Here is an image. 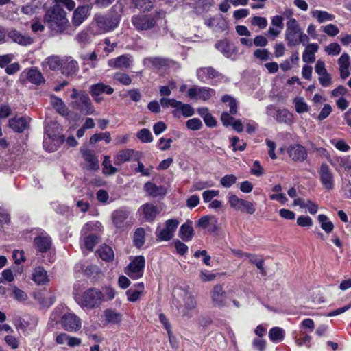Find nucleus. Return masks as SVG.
<instances>
[{
  "label": "nucleus",
  "mask_w": 351,
  "mask_h": 351,
  "mask_svg": "<svg viewBox=\"0 0 351 351\" xmlns=\"http://www.w3.org/2000/svg\"><path fill=\"white\" fill-rule=\"evenodd\" d=\"M194 236V230L192 226V221H187L183 223L179 230V237L186 242L192 239Z\"/></svg>",
  "instance_id": "7c9ffc66"
},
{
  "label": "nucleus",
  "mask_w": 351,
  "mask_h": 351,
  "mask_svg": "<svg viewBox=\"0 0 351 351\" xmlns=\"http://www.w3.org/2000/svg\"><path fill=\"white\" fill-rule=\"evenodd\" d=\"M210 298L214 306L223 307L226 306V294L221 285L217 284L214 286L210 293Z\"/></svg>",
  "instance_id": "2eb2a0df"
},
{
  "label": "nucleus",
  "mask_w": 351,
  "mask_h": 351,
  "mask_svg": "<svg viewBox=\"0 0 351 351\" xmlns=\"http://www.w3.org/2000/svg\"><path fill=\"white\" fill-rule=\"evenodd\" d=\"M322 31L328 36L334 37L339 33V29L335 25L328 24L322 27Z\"/></svg>",
  "instance_id": "052dcab7"
},
{
  "label": "nucleus",
  "mask_w": 351,
  "mask_h": 351,
  "mask_svg": "<svg viewBox=\"0 0 351 351\" xmlns=\"http://www.w3.org/2000/svg\"><path fill=\"white\" fill-rule=\"evenodd\" d=\"M62 64V59L56 56L48 57L43 63V66L49 67L51 70H58L61 69Z\"/></svg>",
  "instance_id": "ea45409f"
},
{
  "label": "nucleus",
  "mask_w": 351,
  "mask_h": 351,
  "mask_svg": "<svg viewBox=\"0 0 351 351\" xmlns=\"http://www.w3.org/2000/svg\"><path fill=\"white\" fill-rule=\"evenodd\" d=\"M215 94L214 90L210 88L194 86L188 90V96L192 99L206 101Z\"/></svg>",
  "instance_id": "4468645a"
},
{
  "label": "nucleus",
  "mask_w": 351,
  "mask_h": 351,
  "mask_svg": "<svg viewBox=\"0 0 351 351\" xmlns=\"http://www.w3.org/2000/svg\"><path fill=\"white\" fill-rule=\"evenodd\" d=\"M217 223V219L214 216L206 215L200 218L197 223V226L206 229L208 228L210 224H213L215 226Z\"/></svg>",
  "instance_id": "09e8293b"
},
{
  "label": "nucleus",
  "mask_w": 351,
  "mask_h": 351,
  "mask_svg": "<svg viewBox=\"0 0 351 351\" xmlns=\"http://www.w3.org/2000/svg\"><path fill=\"white\" fill-rule=\"evenodd\" d=\"M45 130L44 148L49 152H54L64 141V136L62 134V129L58 123L50 121L46 123Z\"/></svg>",
  "instance_id": "f03ea898"
},
{
  "label": "nucleus",
  "mask_w": 351,
  "mask_h": 351,
  "mask_svg": "<svg viewBox=\"0 0 351 351\" xmlns=\"http://www.w3.org/2000/svg\"><path fill=\"white\" fill-rule=\"evenodd\" d=\"M276 120L279 123H291L292 114L287 109L277 110Z\"/></svg>",
  "instance_id": "de8ad7c7"
},
{
  "label": "nucleus",
  "mask_w": 351,
  "mask_h": 351,
  "mask_svg": "<svg viewBox=\"0 0 351 351\" xmlns=\"http://www.w3.org/2000/svg\"><path fill=\"white\" fill-rule=\"evenodd\" d=\"M113 78L117 82L125 86L130 85L132 82L130 77L128 74L118 72L114 73Z\"/></svg>",
  "instance_id": "13d9d810"
},
{
  "label": "nucleus",
  "mask_w": 351,
  "mask_h": 351,
  "mask_svg": "<svg viewBox=\"0 0 351 351\" xmlns=\"http://www.w3.org/2000/svg\"><path fill=\"white\" fill-rule=\"evenodd\" d=\"M71 97L73 99L71 104L73 108L79 110L85 114H93L94 113L95 109L87 94L78 93L75 89H73Z\"/></svg>",
  "instance_id": "39448f33"
},
{
  "label": "nucleus",
  "mask_w": 351,
  "mask_h": 351,
  "mask_svg": "<svg viewBox=\"0 0 351 351\" xmlns=\"http://www.w3.org/2000/svg\"><path fill=\"white\" fill-rule=\"evenodd\" d=\"M132 23L138 31L148 30L156 25V19L152 15H136L132 18Z\"/></svg>",
  "instance_id": "f8f14e48"
},
{
  "label": "nucleus",
  "mask_w": 351,
  "mask_h": 351,
  "mask_svg": "<svg viewBox=\"0 0 351 351\" xmlns=\"http://www.w3.org/2000/svg\"><path fill=\"white\" fill-rule=\"evenodd\" d=\"M12 295L18 301H25L27 299V293L16 287L12 288Z\"/></svg>",
  "instance_id": "774afa93"
},
{
  "label": "nucleus",
  "mask_w": 351,
  "mask_h": 351,
  "mask_svg": "<svg viewBox=\"0 0 351 351\" xmlns=\"http://www.w3.org/2000/svg\"><path fill=\"white\" fill-rule=\"evenodd\" d=\"M104 316L107 324H119L122 320V315L112 309L105 310Z\"/></svg>",
  "instance_id": "f704fd0d"
},
{
  "label": "nucleus",
  "mask_w": 351,
  "mask_h": 351,
  "mask_svg": "<svg viewBox=\"0 0 351 351\" xmlns=\"http://www.w3.org/2000/svg\"><path fill=\"white\" fill-rule=\"evenodd\" d=\"M101 140H104L107 143H110L111 141L110 132H105L104 133H99L93 135L90 138V143L93 144Z\"/></svg>",
  "instance_id": "5fc2aeb1"
},
{
  "label": "nucleus",
  "mask_w": 351,
  "mask_h": 351,
  "mask_svg": "<svg viewBox=\"0 0 351 351\" xmlns=\"http://www.w3.org/2000/svg\"><path fill=\"white\" fill-rule=\"evenodd\" d=\"M130 211L125 208H120L112 214V218L114 225L117 228H122L128 226L127 219Z\"/></svg>",
  "instance_id": "a211bd4d"
},
{
  "label": "nucleus",
  "mask_w": 351,
  "mask_h": 351,
  "mask_svg": "<svg viewBox=\"0 0 351 351\" xmlns=\"http://www.w3.org/2000/svg\"><path fill=\"white\" fill-rule=\"evenodd\" d=\"M245 258L248 259V261L250 263L256 265V266L260 270V271L262 274H265V271L263 267L264 261L258 255L254 254L247 253Z\"/></svg>",
  "instance_id": "a18cd8bd"
},
{
  "label": "nucleus",
  "mask_w": 351,
  "mask_h": 351,
  "mask_svg": "<svg viewBox=\"0 0 351 351\" xmlns=\"http://www.w3.org/2000/svg\"><path fill=\"white\" fill-rule=\"evenodd\" d=\"M215 47L226 57L234 58L235 47L226 40H221L215 44Z\"/></svg>",
  "instance_id": "c756f323"
},
{
  "label": "nucleus",
  "mask_w": 351,
  "mask_h": 351,
  "mask_svg": "<svg viewBox=\"0 0 351 351\" xmlns=\"http://www.w3.org/2000/svg\"><path fill=\"white\" fill-rule=\"evenodd\" d=\"M285 39L289 47H294L300 43L307 45L309 37L304 34L295 19H290L286 23Z\"/></svg>",
  "instance_id": "7ed1b4c3"
},
{
  "label": "nucleus",
  "mask_w": 351,
  "mask_h": 351,
  "mask_svg": "<svg viewBox=\"0 0 351 351\" xmlns=\"http://www.w3.org/2000/svg\"><path fill=\"white\" fill-rule=\"evenodd\" d=\"M32 280L38 285H44L49 282L47 272L42 267H38L34 269Z\"/></svg>",
  "instance_id": "393cba45"
},
{
  "label": "nucleus",
  "mask_w": 351,
  "mask_h": 351,
  "mask_svg": "<svg viewBox=\"0 0 351 351\" xmlns=\"http://www.w3.org/2000/svg\"><path fill=\"white\" fill-rule=\"evenodd\" d=\"M114 92V89L104 83H97L93 84L90 88V93L91 95H101L102 93H106L107 95H111Z\"/></svg>",
  "instance_id": "e433bc0d"
},
{
  "label": "nucleus",
  "mask_w": 351,
  "mask_h": 351,
  "mask_svg": "<svg viewBox=\"0 0 351 351\" xmlns=\"http://www.w3.org/2000/svg\"><path fill=\"white\" fill-rule=\"evenodd\" d=\"M62 328L68 332L78 331L82 326L81 319L74 313H67L61 317Z\"/></svg>",
  "instance_id": "9b49d317"
},
{
  "label": "nucleus",
  "mask_w": 351,
  "mask_h": 351,
  "mask_svg": "<svg viewBox=\"0 0 351 351\" xmlns=\"http://www.w3.org/2000/svg\"><path fill=\"white\" fill-rule=\"evenodd\" d=\"M319 180L327 191H331L335 186V177L332 169L326 163H322L319 169Z\"/></svg>",
  "instance_id": "9d476101"
},
{
  "label": "nucleus",
  "mask_w": 351,
  "mask_h": 351,
  "mask_svg": "<svg viewBox=\"0 0 351 351\" xmlns=\"http://www.w3.org/2000/svg\"><path fill=\"white\" fill-rule=\"evenodd\" d=\"M102 165L103 173L106 175H113L117 171V169L112 165L108 156H104Z\"/></svg>",
  "instance_id": "3c124183"
},
{
  "label": "nucleus",
  "mask_w": 351,
  "mask_h": 351,
  "mask_svg": "<svg viewBox=\"0 0 351 351\" xmlns=\"http://www.w3.org/2000/svg\"><path fill=\"white\" fill-rule=\"evenodd\" d=\"M144 189L149 196L154 197L162 196L166 193V190L163 186H156L152 182H147L144 186Z\"/></svg>",
  "instance_id": "72a5a7b5"
},
{
  "label": "nucleus",
  "mask_w": 351,
  "mask_h": 351,
  "mask_svg": "<svg viewBox=\"0 0 351 351\" xmlns=\"http://www.w3.org/2000/svg\"><path fill=\"white\" fill-rule=\"evenodd\" d=\"M117 17L104 15H95L92 23L91 29L95 35L106 33L113 30L119 24Z\"/></svg>",
  "instance_id": "20e7f679"
},
{
  "label": "nucleus",
  "mask_w": 351,
  "mask_h": 351,
  "mask_svg": "<svg viewBox=\"0 0 351 351\" xmlns=\"http://www.w3.org/2000/svg\"><path fill=\"white\" fill-rule=\"evenodd\" d=\"M97 237L96 235L90 234L85 237L82 241V247L86 249L88 251H92L97 243Z\"/></svg>",
  "instance_id": "8fccbe9b"
},
{
  "label": "nucleus",
  "mask_w": 351,
  "mask_h": 351,
  "mask_svg": "<svg viewBox=\"0 0 351 351\" xmlns=\"http://www.w3.org/2000/svg\"><path fill=\"white\" fill-rule=\"evenodd\" d=\"M289 156L295 161H303L307 157V152L304 147L295 144L291 145L288 149Z\"/></svg>",
  "instance_id": "412c9836"
},
{
  "label": "nucleus",
  "mask_w": 351,
  "mask_h": 351,
  "mask_svg": "<svg viewBox=\"0 0 351 351\" xmlns=\"http://www.w3.org/2000/svg\"><path fill=\"white\" fill-rule=\"evenodd\" d=\"M21 80L23 82H29L36 85H40L45 81L42 73L35 68L24 70L21 74Z\"/></svg>",
  "instance_id": "ddd939ff"
},
{
  "label": "nucleus",
  "mask_w": 351,
  "mask_h": 351,
  "mask_svg": "<svg viewBox=\"0 0 351 351\" xmlns=\"http://www.w3.org/2000/svg\"><path fill=\"white\" fill-rule=\"evenodd\" d=\"M217 72L211 67L201 68L197 71V77L202 82L215 77Z\"/></svg>",
  "instance_id": "58836bf2"
},
{
  "label": "nucleus",
  "mask_w": 351,
  "mask_h": 351,
  "mask_svg": "<svg viewBox=\"0 0 351 351\" xmlns=\"http://www.w3.org/2000/svg\"><path fill=\"white\" fill-rule=\"evenodd\" d=\"M132 57L130 55H121L115 58L108 60V65L114 69H128L132 62Z\"/></svg>",
  "instance_id": "6ab92c4d"
},
{
  "label": "nucleus",
  "mask_w": 351,
  "mask_h": 351,
  "mask_svg": "<svg viewBox=\"0 0 351 351\" xmlns=\"http://www.w3.org/2000/svg\"><path fill=\"white\" fill-rule=\"evenodd\" d=\"M317 220L320 223V226L323 230H324L328 234L332 232L334 229V225L326 215L324 214L319 215L317 216Z\"/></svg>",
  "instance_id": "79ce46f5"
},
{
  "label": "nucleus",
  "mask_w": 351,
  "mask_h": 351,
  "mask_svg": "<svg viewBox=\"0 0 351 351\" xmlns=\"http://www.w3.org/2000/svg\"><path fill=\"white\" fill-rule=\"evenodd\" d=\"M221 101L228 104V106L230 108V114L232 115L237 114L238 112V105L235 99H234L230 95H225L221 97Z\"/></svg>",
  "instance_id": "49530a36"
},
{
  "label": "nucleus",
  "mask_w": 351,
  "mask_h": 351,
  "mask_svg": "<svg viewBox=\"0 0 351 351\" xmlns=\"http://www.w3.org/2000/svg\"><path fill=\"white\" fill-rule=\"evenodd\" d=\"M62 72L64 75H71L78 71V63L71 57H65L62 59Z\"/></svg>",
  "instance_id": "5701e85b"
},
{
  "label": "nucleus",
  "mask_w": 351,
  "mask_h": 351,
  "mask_svg": "<svg viewBox=\"0 0 351 351\" xmlns=\"http://www.w3.org/2000/svg\"><path fill=\"white\" fill-rule=\"evenodd\" d=\"M145 289L143 282H138L126 291L128 300L132 302L139 300L141 295L143 293Z\"/></svg>",
  "instance_id": "cd10ccee"
},
{
  "label": "nucleus",
  "mask_w": 351,
  "mask_h": 351,
  "mask_svg": "<svg viewBox=\"0 0 351 351\" xmlns=\"http://www.w3.org/2000/svg\"><path fill=\"white\" fill-rule=\"evenodd\" d=\"M186 127L191 130H198L202 127V123L198 118L189 119L186 122Z\"/></svg>",
  "instance_id": "69168bd1"
},
{
  "label": "nucleus",
  "mask_w": 351,
  "mask_h": 351,
  "mask_svg": "<svg viewBox=\"0 0 351 351\" xmlns=\"http://www.w3.org/2000/svg\"><path fill=\"white\" fill-rule=\"evenodd\" d=\"M50 103L59 114L64 115L67 113V108L60 98L52 96L50 98Z\"/></svg>",
  "instance_id": "c03bdc74"
},
{
  "label": "nucleus",
  "mask_w": 351,
  "mask_h": 351,
  "mask_svg": "<svg viewBox=\"0 0 351 351\" xmlns=\"http://www.w3.org/2000/svg\"><path fill=\"white\" fill-rule=\"evenodd\" d=\"M138 213L146 221L152 222L160 213V210L156 206L146 203L141 206Z\"/></svg>",
  "instance_id": "dca6fc26"
},
{
  "label": "nucleus",
  "mask_w": 351,
  "mask_h": 351,
  "mask_svg": "<svg viewBox=\"0 0 351 351\" xmlns=\"http://www.w3.org/2000/svg\"><path fill=\"white\" fill-rule=\"evenodd\" d=\"M99 256L105 261H110L114 258V252L112 249L108 245H102L97 251Z\"/></svg>",
  "instance_id": "37998d69"
},
{
  "label": "nucleus",
  "mask_w": 351,
  "mask_h": 351,
  "mask_svg": "<svg viewBox=\"0 0 351 351\" xmlns=\"http://www.w3.org/2000/svg\"><path fill=\"white\" fill-rule=\"evenodd\" d=\"M180 112L184 117H189L193 115L195 112L194 109L189 104H182L180 101V104L178 105V108H176L173 113L175 117H179Z\"/></svg>",
  "instance_id": "a19ab883"
},
{
  "label": "nucleus",
  "mask_w": 351,
  "mask_h": 351,
  "mask_svg": "<svg viewBox=\"0 0 351 351\" xmlns=\"http://www.w3.org/2000/svg\"><path fill=\"white\" fill-rule=\"evenodd\" d=\"M184 309L182 315L184 317H191V311L197 307V301L194 295L191 293H186L184 298Z\"/></svg>",
  "instance_id": "a878e982"
},
{
  "label": "nucleus",
  "mask_w": 351,
  "mask_h": 351,
  "mask_svg": "<svg viewBox=\"0 0 351 351\" xmlns=\"http://www.w3.org/2000/svg\"><path fill=\"white\" fill-rule=\"evenodd\" d=\"M103 302L102 292L99 289L90 288L83 293L80 305L82 307L93 308L99 306Z\"/></svg>",
  "instance_id": "0eeeda50"
},
{
  "label": "nucleus",
  "mask_w": 351,
  "mask_h": 351,
  "mask_svg": "<svg viewBox=\"0 0 351 351\" xmlns=\"http://www.w3.org/2000/svg\"><path fill=\"white\" fill-rule=\"evenodd\" d=\"M90 10L88 5L79 6L73 12L72 24L75 27L80 26L89 15Z\"/></svg>",
  "instance_id": "aec40b11"
},
{
  "label": "nucleus",
  "mask_w": 351,
  "mask_h": 351,
  "mask_svg": "<svg viewBox=\"0 0 351 351\" xmlns=\"http://www.w3.org/2000/svg\"><path fill=\"white\" fill-rule=\"evenodd\" d=\"M269 338L274 343H278L282 341L285 337V331L283 328L275 326L269 331Z\"/></svg>",
  "instance_id": "c9c22d12"
},
{
  "label": "nucleus",
  "mask_w": 351,
  "mask_h": 351,
  "mask_svg": "<svg viewBox=\"0 0 351 351\" xmlns=\"http://www.w3.org/2000/svg\"><path fill=\"white\" fill-rule=\"evenodd\" d=\"M44 19L47 27L55 34L64 33L69 25L66 12L58 6H53L48 10Z\"/></svg>",
  "instance_id": "f257e3e1"
},
{
  "label": "nucleus",
  "mask_w": 351,
  "mask_h": 351,
  "mask_svg": "<svg viewBox=\"0 0 351 351\" xmlns=\"http://www.w3.org/2000/svg\"><path fill=\"white\" fill-rule=\"evenodd\" d=\"M305 46V49L302 53V60L306 63H312L315 60V53L319 49V46L317 43H307V45H303Z\"/></svg>",
  "instance_id": "b1692460"
},
{
  "label": "nucleus",
  "mask_w": 351,
  "mask_h": 351,
  "mask_svg": "<svg viewBox=\"0 0 351 351\" xmlns=\"http://www.w3.org/2000/svg\"><path fill=\"white\" fill-rule=\"evenodd\" d=\"M137 138L143 143H150L153 141L151 132L148 129H142L137 133Z\"/></svg>",
  "instance_id": "6e6d98bb"
},
{
  "label": "nucleus",
  "mask_w": 351,
  "mask_h": 351,
  "mask_svg": "<svg viewBox=\"0 0 351 351\" xmlns=\"http://www.w3.org/2000/svg\"><path fill=\"white\" fill-rule=\"evenodd\" d=\"M8 36L14 43L21 45H29L32 43L33 39L27 34H23L16 29H10Z\"/></svg>",
  "instance_id": "4be33fe9"
},
{
  "label": "nucleus",
  "mask_w": 351,
  "mask_h": 351,
  "mask_svg": "<svg viewBox=\"0 0 351 351\" xmlns=\"http://www.w3.org/2000/svg\"><path fill=\"white\" fill-rule=\"evenodd\" d=\"M267 24V20L265 17L254 16L251 19V25L253 26H257L261 29H265Z\"/></svg>",
  "instance_id": "680f3d73"
},
{
  "label": "nucleus",
  "mask_w": 351,
  "mask_h": 351,
  "mask_svg": "<svg viewBox=\"0 0 351 351\" xmlns=\"http://www.w3.org/2000/svg\"><path fill=\"white\" fill-rule=\"evenodd\" d=\"M9 127L14 131L22 132L27 128L28 122L26 118H12L9 120Z\"/></svg>",
  "instance_id": "2f4dec72"
},
{
  "label": "nucleus",
  "mask_w": 351,
  "mask_h": 351,
  "mask_svg": "<svg viewBox=\"0 0 351 351\" xmlns=\"http://www.w3.org/2000/svg\"><path fill=\"white\" fill-rule=\"evenodd\" d=\"M179 225V221L176 219H169L165 221V227H158L156 230V237L161 241H168L174 236V232Z\"/></svg>",
  "instance_id": "1a4fd4ad"
},
{
  "label": "nucleus",
  "mask_w": 351,
  "mask_h": 351,
  "mask_svg": "<svg viewBox=\"0 0 351 351\" xmlns=\"http://www.w3.org/2000/svg\"><path fill=\"white\" fill-rule=\"evenodd\" d=\"M53 6H58L61 10L65 7L71 11L75 8V3L73 0H55Z\"/></svg>",
  "instance_id": "bf43d9fd"
},
{
  "label": "nucleus",
  "mask_w": 351,
  "mask_h": 351,
  "mask_svg": "<svg viewBox=\"0 0 351 351\" xmlns=\"http://www.w3.org/2000/svg\"><path fill=\"white\" fill-rule=\"evenodd\" d=\"M34 244L38 251L45 252L49 250L51 240L49 235L42 234L34 239Z\"/></svg>",
  "instance_id": "c85d7f7f"
},
{
  "label": "nucleus",
  "mask_w": 351,
  "mask_h": 351,
  "mask_svg": "<svg viewBox=\"0 0 351 351\" xmlns=\"http://www.w3.org/2000/svg\"><path fill=\"white\" fill-rule=\"evenodd\" d=\"M301 335H302V337H295V342L296 343L297 346H306V347L309 348L310 347V342H311V337L307 334L305 331H301Z\"/></svg>",
  "instance_id": "864d4df0"
},
{
  "label": "nucleus",
  "mask_w": 351,
  "mask_h": 351,
  "mask_svg": "<svg viewBox=\"0 0 351 351\" xmlns=\"http://www.w3.org/2000/svg\"><path fill=\"white\" fill-rule=\"evenodd\" d=\"M232 147L233 151L236 152L237 150L243 151L246 147V143L243 141H241L239 137L234 136L232 138Z\"/></svg>",
  "instance_id": "338daca9"
},
{
  "label": "nucleus",
  "mask_w": 351,
  "mask_h": 351,
  "mask_svg": "<svg viewBox=\"0 0 351 351\" xmlns=\"http://www.w3.org/2000/svg\"><path fill=\"white\" fill-rule=\"evenodd\" d=\"M237 181V177L233 174H229L221 178L220 180L221 184L226 188L232 186Z\"/></svg>",
  "instance_id": "0e129e2a"
},
{
  "label": "nucleus",
  "mask_w": 351,
  "mask_h": 351,
  "mask_svg": "<svg viewBox=\"0 0 351 351\" xmlns=\"http://www.w3.org/2000/svg\"><path fill=\"white\" fill-rule=\"evenodd\" d=\"M228 202L230 207L236 210L244 212L249 215H252L256 211L254 202L239 198L234 194H228Z\"/></svg>",
  "instance_id": "6e6552de"
},
{
  "label": "nucleus",
  "mask_w": 351,
  "mask_h": 351,
  "mask_svg": "<svg viewBox=\"0 0 351 351\" xmlns=\"http://www.w3.org/2000/svg\"><path fill=\"white\" fill-rule=\"evenodd\" d=\"M341 50L340 45L337 43H332L324 48L326 53L330 56H337L340 53Z\"/></svg>",
  "instance_id": "4d7b16f0"
},
{
  "label": "nucleus",
  "mask_w": 351,
  "mask_h": 351,
  "mask_svg": "<svg viewBox=\"0 0 351 351\" xmlns=\"http://www.w3.org/2000/svg\"><path fill=\"white\" fill-rule=\"evenodd\" d=\"M143 64L149 68L161 69L169 64V60L160 57H149L143 60Z\"/></svg>",
  "instance_id": "bb28decb"
},
{
  "label": "nucleus",
  "mask_w": 351,
  "mask_h": 351,
  "mask_svg": "<svg viewBox=\"0 0 351 351\" xmlns=\"http://www.w3.org/2000/svg\"><path fill=\"white\" fill-rule=\"evenodd\" d=\"M294 103L297 112L303 113L308 110V105L302 98H295Z\"/></svg>",
  "instance_id": "e2e57ef3"
},
{
  "label": "nucleus",
  "mask_w": 351,
  "mask_h": 351,
  "mask_svg": "<svg viewBox=\"0 0 351 351\" xmlns=\"http://www.w3.org/2000/svg\"><path fill=\"white\" fill-rule=\"evenodd\" d=\"M311 15L316 19L319 23H324L328 21H332L335 19V16L326 11L320 10H314L311 11Z\"/></svg>",
  "instance_id": "473e14b6"
},
{
  "label": "nucleus",
  "mask_w": 351,
  "mask_h": 351,
  "mask_svg": "<svg viewBox=\"0 0 351 351\" xmlns=\"http://www.w3.org/2000/svg\"><path fill=\"white\" fill-rule=\"evenodd\" d=\"M140 158V153L134 149H126L119 151L114 158V163L119 165L130 160H136Z\"/></svg>",
  "instance_id": "f3484780"
},
{
  "label": "nucleus",
  "mask_w": 351,
  "mask_h": 351,
  "mask_svg": "<svg viewBox=\"0 0 351 351\" xmlns=\"http://www.w3.org/2000/svg\"><path fill=\"white\" fill-rule=\"evenodd\" d=\"M84 160L88 164V168L96 171L99 169V161L97 157L90 150H85L82 152Z\"/></svg>",
  "instance_id": "4c0bfd02"
},
{
  "label": "nucleus",
  "mask_w": 351,
  "mask_h": 351,
  "mask_svg": "<svg viewBox=\"0 0 351 351\" xmlns=\"http://www.w3.org/2000/svg\"><path fill=\"white\" fill-rule=\"evenodd\" d=\"M145 266V259L143 256L133 257L124 269L125 274L132 280H138L143 277Z\"/></svg>",
  "instance_id": "423d86ee"
},
{
  "label": "nucleus",
  "mask_w": 351,
  "mask_h": 351,
  "mask_svg": "<svg viewBox=\"0 0 351 351\" xmlns=\"http://www.w3.org/2000/svg\"><path fill=\"white\" fill-rule=\"evenodd\" d=\"M134 243L135 246L141 247L145 243V230L139 228L136 230L134 234Z\"/></svg>",
  "instance_id": "603ef678"
}]
</instances>
